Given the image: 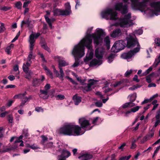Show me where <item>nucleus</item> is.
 <instances>
[{
	"label": "nucleus",
	"mask_w": 160,
	"mask_h": 160,
	"mask_svg": "<svg viewBox=\"0 0 160 160\" xmlns=\"http://www.w3.org/2000/svg\"><path fill=\"white\" fill-rule=\"evenodd\" d=\"M137 48H134L133 50H130L127 52L124 53L121 55V57L124 59H128L131 58L134 54L138 52Z\"/></svg>",
	"instance_id": "9d476101"
},
{
	"label": "nucleus",
	"mask_w": 160,
	"mask_h": 160,
	"mask_svg": "<svg viewBox=\"0 0 160 160\" xmlns=\"http://www.w3.org/2000/svg\"><path fill=\"white\" fill-rule=\"evenodd\" d=\"M126 144L124 142L122 143V144L121 145V146L118 147V149H121L122 151L124 148V147L126 146Z\"/></svg>",
	"instance_id": "774afa93"
},
{
	"label": "nucleus",
	"mask_w": 160,
	"mask_h": 160,
	"mask_svg": "<svg viewBox=\"0 0 160 160\" xmlns=\"http://www.w3.org/2000/svg\"><path fill=\"white\" fill-rule=\"evenodd\" d=\"M68 65V62L61 59V67H64Z\"/></svg>",
	"instance_id": "79ce46f5"
},
{
	"label": "nucleus",
	"mask_w": 160,
	"mask_h": 160,
	"mask_svg": "<svg viewBox=\"0 0 160 160\" xmlns=\"http://www.w3.org/2000/svg\"><path fill=\"white\" fill-rule=\"evenodd\" d=\"M42 138V143L43 144L44 142H46L47 140V138L44 135H42L41 136Z\"/></svg>",
	"instance_id": "8fccbe9b"
},
{
	"label": "nucleus",
	"mask_w": 160,
	"mask_h": 160,
	"mask_svg": "<svg viewBox=\"0 0 160 160\" xmlns=\"http://www.w3.org/2000/svg\"><path fill=\"white\" fill-rule=\"evenodd\" d=\"M45 79V77L43 75L41 76V80L38 79H35L34 80L33 82V84L34 85L36 86L38 84V83H41Z\"/></svg>",
	"instance_id": "a878e982"
},
{
	"label": "nucleus",
	"mask_w": 160,
	"mask_h": 160,
	"mask_svg": "<svg viewBox=\"0 0 160 160\" xmlns=\"http://www.w3.org/2000/svg\"><path fill=\"white\" fill-rule=\"evenodd\" d=\"M129 20H125L123 18H122L120 22L119 23V25L122 28H124L125 27L126 25L128 24Z\"/></svg>",
	"instance_id": "393cba45"
},
{
	"label": "nucleus",
	"mask_w": 160,
	"mask_h": 160,
	"mask_svg": "<svg viewBox=\"0 0 160 160\" xmlns=\"http://www.w3.org/2000/svg\"><path fill=\"white\" fill-rule=\"evenodd\" d=\"M8 120L9 123H12L13 122V118L12 116L9 115L8 116Z\"/></svg>",
	"instance_id": "49530a36"
},
{
	"label": "nucleus",
	"mask_w": 160,
	"mask_h": 160,
	"mask_svg": "<svg viewBox=\"0 0 160 160\" xmlns=\"http://www.w3.org/2000/svg\"><path fill=\"white\" fill-rule=\"evenodd\" d=\"M155 118L157 119H159L160 118V108L157 111Z\"/></svg>",
	"instance_id": "bf43d9fd"
},
{
	"label": "nucleus",
	"mask_w": 160,
	"mask_h": 160,
	"mask_svg": "<svg viewBox=\"0 0 160 160\" xmlns=\"http://www.w3.org/2000/svg\"><path fill=\"white\" fill-rule=\"evenodd\" d=\"M81 128L78 125L69 124L61 128V134L68 136H79L84 133Z\"/></svg>",
	"instance_id": "f03ea898"
},
{
	"label": "nucleus",
	"mask_w": 160,
	"mask_h": 160,
	"mask_svg": "<svg viewBox=\"0 0 160 160\" xmlns=\"http://www.w3.org/2000/svg\"><path fill=\"white\" fill-rule=\"evenodd\" d=\"M93 156L92 154H90L88 153L83 154L81 156L78 157L79 158H80L83 157V160H89L91 159L92 158Z\"/></svg>",
	"instance_id": "5701e85b"
},
{
	"label": "nucleus",
	"mask_w": 160,
	"mask_h": 160,
	"mask_svg": "<svg viewBox=\"0 0 160 160\" xmlns=\"http://www.w3.org/2000/svg\"><path fill=\"white\" fill-rule=\"evenodd\" d=\"M31 99H32V97L31 96H29L28 98L24 97L22 99V102L19 106V108H22L24 105L25 103Z\"/></svg>",
	"instance_id": "b1692460"
},
{
	"label": "nucleus",
	"mask_w": 160,
	"mask_h": 160,
	"mask_svg": "<svg viewBox=\"0 0 160 160\" xmlns=\"http://www.w3.org/2000/svg\"><path fill=\"white\" fill-rule=\"evenodd\" d=\"M146 82L148 83H150L151 82V78L149 76H147L146 77Z\"/></svg>",
	"instance_id": "338daca9"
},
{
	"label": "nucleus",
	"mask_w": 160,
	"mask_h": 160,
	"mask_svg": "<svg viewBox=\"0 0 160 160\" xmlns=\"http://www.w3.org/2000/svg\"><path fill=\"white\" fill-rule=\"evenodd\" d=\"M67 78H68L70 81L73 84L77 85L78 83L75 81L73 80L72 78H70L68 76L67 77Z\"/></svg>",
	"instance_id": "6e6d98bb"
},
{
	"label": "nucleus",
	"mask_w": 160,
	"mask_h": 160,
	"mask_svg": "<svg viewBox=\"0 0 160 160\" xmlns=\"http://www.w3.org/2000/svg\"><path fill=\"white\" fill-rule=\"evenodd\" d=\"M14 101L12 100H9L8 102L7 105L8 107L11 106L12 103L14 102Z\"/></svg>",
	"instance_id": "69168bd1"
},
{
	"label": "nucleus",
	"mask_w": 160,
	"mask_h": 160,
	"mask_svg": "<svg viewBox=\"0 0 160 160\" xmlns=\"http://www.w3.org/2000/svg\"><path fill=\"white\" fill-rule=\"evenodd\" d=\"M129 97H130V102H133L136 99V98L137 97V94L136 93H135L132 95H129L128 96V98Z\"/></svg>",
	"instance_id": "473e14b6"
},
{
	"label": "nucleus",
	"mask_w": 160,
	"mask_h": 160,
	"mask_svg": "<svg viewBox=\"0 0 160 160\" xmlns=\"http://www.w3.org/2000/svg\"><path fill=\"white\" fill-rule=\"evenodd\" d=\"M85 48L83 46H80L79 44L75 45L72 50V54L74 56L75 62L72 65L73 67H78L79 63V58L83 57L85 54Z\"/></svg>",
	"instance_id": "7ed1b4c3"
},
{
	"label": "nucleus",
	"mask_w": 160,
	"mask_h": 160,
	"mask_svg": "<svg viewBox=\"0 0 160 160\" xmlns=\"http://www.w3.org/2000/svg\"><path fill=\"white\" fill-rule=\"evenodd\" d=\"M34 37L33 35H31L30 37V40H29V42L30 43L29 48L30 51L28 57V61L27 62H28L30 64L31 63L30 62V60L32 58H34L35 57V56L32 55V50L34 46Z\"/></svg>",
	"instance_id": "1a4fd4ad"
},
{
	"label": "nucleus",
	"mask_w": 160,
	"mask_h": 160,
	"mask_svg": "<svg viewBox=\"0 0 160 160\" xmlns=\"http://www.w3.org/2000/svg\"><path fill=\"white\" fill-rule=\"evenodd\" d=\"M22 3L20 2H18L15 4V6L18 9H21L22 8Z\"/></svg>",
	"instance_id": "58836bf2"
},
{
	"label": "nucleus",
	"mask_w": 160,
	"mask_h": 160,
	"mask_svg": "<svg viewBox=\"0 0 160 160\" xmlns=\"http://www.w3.org/2000/svg\"><path fill=\"white\" fill-rule=\"evenodd\" d=\"M116 46V49L120 51L124 49L126 47V44L125 41L122 40H119L116 41L114 43V45Z\"/></svg>",
	"instance_id": "4468645a"
},
{
	"label": "nucleus",
	"mask_w": 160,
	"mask_h": 160,
	"mask_svg": "<svg viewBox=\"0 0 160 160\" xmlns=\"http://www.w3.org/2000/svg\"><path fill=\"white\" fill-rule=\"evenodd\" d=\"M30 63L27 62L26 64L24 63L22 68L23 71L25 72V78L28 79H31L32 72L31 70H29L28 67H30Z\"/></svg>",
	"instance_id": "9b49d317"
},
{
	"label": "nucleus",
	"mask_w": 160,
	"mask_h": 160,
	"mask_svg": "<svg viewBox=\"0 0 160 160\" xmlns=\"http://www.w3.org/2000/svg\"><path fill=\"white\" fill-rule=\"evenodd\" d=\"M92 28H88L87 32V35L82 39L81 40L78 44L80 46H83L84 48L86 47L88 50H91L92 49V38L93 39L95 47H98V45H102V37L105 35V32L102 29H98L96 30L97 33H94L91 34Z\"/></svg>",
	"instance_id": "f257e3e1"
},
{
	"label": "nucleus",
	"mask_w": 160,
	"mask_h": 160,
	"mask_svg": "<svg viewBox=\"0 0 160 160\" xmlns=\"http://www.w3.org/2000/svg\"><path fill=\"white\" fill-rule=\"evenodd\" d=\"M127 41L126 47L128 48H132L136 46V48L138 49L137 50L139 52L140 50V45L138 39L136 38L135 35H130L128 37L126 38Z\"/></svg>",
	"instance_id": "20e7f679"
},
{
	"label": "nucleus",
	"mask_w": 160,
	"mask_h": 160,
	"mask_svg": "<svg viewBox=\"0 0 160 160\" xmlns=\"http://www.w3.org/2000/svg\"><path fill=\"white\" fill-rule=\"evenodd\" d=\"M40 97L44 99H46L48 98L47 95L48 91L46 90H40Z\"/></svg>",
	"instance_id": "4be33fe9"
},
{
	"label": "nucleus",
	"mask_w": 160,
	"mask_h": 160,
	"mask_svg": "<svg viewBox=\"0 0 160 160\" xmlns=\"http://www.w3.org/2000/svg\"><path fill=\"white\" fill-rule=\"evenodd\" d=\"M43 67L47 75L49 76L51 78H52V74L50 70L46 66L44 65H43Z\"/></svg>",
	"instance_id": "c85d7f7f"
},
{
	"label": "nucleus",
	"mask_w": 160,
	"mask_h": 160,
	"mask_svg": "<svg viewBox=\"0 0 160 160\" xmlns=\"http://www.w3.org/2000/svg\"><path fill=\"white\" fill-rule=\"evenodd\" d=\"M115 10L121 11L122 14H125L128 12V6L127 4L123 5L122 2L117 3L115 6Z\"/></svg>",
	"instance_id": "423d86ee"
},
{
	"label": "nucleus",
	"mask_w": 160,
	"mask_h": 160,
	"mask_svg": "<svg viewBox=\"0 0 160 160\" xmlns=\"http://www.w3.org/2000/svg\"><path fill=\"white\" fill-rule=\"evenodd\" d=\"M104 41L108 47H109L110 44V40L108 36H107L105 37Z\"/></svg>",
	"instance_id": "4c0bfd02"
},
{
	"label": "nucleus",
	"mask_w": 160,
	"mask_h": 160,
	"mask_svg": "<svg viewBox=\"0 0 160 160\" xmlns=\"http://www.w3.org/2000/svg\"><path fill=\"white\" fill-rule=\"evenodd\" d=\"M103 55V51L102 48H97L95 51V55L98 59H102Z\"/></svg>",
	"instance_id": "dca6fc26"
},
{
	"label": "nucleus",
	"mask_w": 160,
	"mask_h": 160,
	"mask_svg": "<svg viewBox=\"0 0 160 160\" xmlns=\"http://www.w3.org/2000/svg\"><path fill=\"white\" fill-rule=\"evenodd\" d=\"M71 155L70 152L66 149H63L61 152V159L66 160V158H68Z\"/></svg>",
	"instance_id": "f3484780"
},
{
	"label": "nucleus",
	"mask_w": 160,
	"mask_h": 160,
	"mask_svg": "<svg viewBox=\"0 0 160 160\" xmlns=\"http://www.w3.org/2000/svg\"><path fill=\"white\" fill-rule=\"evenodd\" d=\"M131 18V14L130 13H128L127 15H125L124 16V18L125 20H128Z\"/></svg>",
	"instance_id": "5fc2aeb1"
},
{
	"label": "nucleus",
	"mask_w": 160,
	"mask_h": 160,
	"mask_svg": "<svg viewBox=\"0 0 160 160\" xmlns=\"http://www.w3.org/2000/svg\"><path fill=\"white\" fill-rule=\"evenodd\" d=\"M72 99L74 104L76 105H78L82 101L81 97L78 96L77 94H75L73 96Z\"/></svg>",
	"instance_id": "6ab92c4d"
},
{
	"label": "nucleus",
	"mask_w": 160,
	"mask_h": 160,
	"mask_svg": "<svg viewBox=\"0 0 160 160\" xmlns=\"http://www.w3.org/2000/svg\"><path fill=\"white\" fill-rule=\"evenodd\" d=\"M133 80L136 81L137 82H140V80L138 79V76L137 75H134V78L132 79Z\"/></svg>",
	"instance_id": "680f3d73"
},
{
	"label": "nucleus",
	"mask_w": 160,
	"mask_h": 160,
	"mask_svg": "<svg viewBox=\"0 0 160 160\" xmlns=\"http://www.w3.org/2000/svg\"><path fill=\"white\" fill-rule=\"evenodd\" d=\"M5 29L4 24L2 23L1 26L0 27V33L3 32L5 30Z\"/></svg>",
	"instance_id": "13d9d810"
},
{
	"label": "nucleus",
	"mask_w": 160,
	"mask_h": 160,
	"mask_svg": "<svg viewBox=\"0 0 160 160\" xmlns=\"http://www.w3.org/2000/svg\"><path fill=\"white\" fill-rule=\"evenodd\" d=\"M14 46V45L13 44H11L10 46L7 47L5 50V52L8 54H9L10 53V50L11 48H13Z\"/></svg>",
	"instance_id": "e433bc0d"
},
{
	"label": "nucleus",
	"mask_w": 160,
	"mask_h": 160,
	"mask_svg": "<svg viewBox=\"0 0 160 160\" xmlns=\"http://www.w3.org/2000/svg\"><path fill=\"white\" fill-rule=\"evenodd\" d=\"M150 5L152 8L154 9L156 11L160 12V1L152 2Z\"/></svg>",
	"instance_id": "a211bd4d"
},
{
	"label": "nucleus",
	"mask_w": 160,
	"mask_h": 160,
	"mask_svg": "<svg viewBox=\"0 0 160 160\" xmlns=\"http://www.w3.org/2000/svg\"><path fill=\"white\" fill-rule=\"evenodd\" d=\"M100 61L97 60L96 59H94L90 62L89 66L90 67L95 66L98 64Z\"/></svg>",
	"instance_id": "7c9ffc66"
},
{
	"label": "nucleus",
	"mask_w": 160,
	"mask_h": 160,
	"mask_svg": "<svg viewBox=\"0 0 160 160\" xmlns=\"http://www.w3.org/2000/svg\"><path fill=\"white\" fill-rule=\"evenodd\" d=\"M17 148V146L12 147L11 148H9L7 146H1V152H8L10 150L13 149H15Z\"/></svg>",
	"instance_id": "412c9836"
},
{
	"label": "nucleus",
	"mask_w": 160,
	"mask_h": 160,
	"mask_svg": "<svg viewBox=\"0 0 160 160\" xmlns=\"http://www.w3.org/2000/svg\"><path fill=\"white\" fill-rule=\"evenodd\" d=\"M11 8L8 6H4L1 8V9L4 11H7L10 9Z\"/></svg>",
	"instance_id": "4d7b16f0"
},
{
	"label": "nucleus",
	"mask_w": 160,
	"mask_h": 160,
	"mask_svg": "<svg viewBox=\"0 0 160 160\" xmlns=\"http://www.w3.org/2000/svg\"><path fill=\"white\" fill-rule=\"evenodd\" d=\"M141 108V107L139 106H137L131 108V111L132 112H135L138 111L139 108Z\"/></svg>",
	"instance_id": "c03bdc74"
},
{
	"label": "nucleus",
	"mask_w": 160,
	"mask_h": 160,
	"mask_svg": "<svg viewBox=\"0 0 160 160\" xmlns=\"http://www.w3.org/2000/svg\"><path fill=\"white\" fill-rule=\"evenodd\" d=\"M132 70H130L129 71H127L125 74V76L126 77H129L132 73Z\"/></svg>",
	"instance_id": "603ef678"
},
{
	"label": "nucleus",
	"mask_w": 160,
	"mask_h": 160,
	"mask_svg": "<svg viewBox=\"0 0 160 160\" xmlns=\"http://www.w3.org/2000/svg\"><path fill=\"white\" fill-rule=\"evenodd\" d=\"M129 103V102H127L123 104L122 106V107L123 108H128L130 107Z\"/></svg>",
	"instance_id": "052dcab7"
},
{
	"label": "nucleus",
	"mask_w": 160,
	"mask_h": 160,
	"mask_svg": "<svg viewBox=\"0 0 160 160\" xmlns=\"http://www.w3.org/2000/svg\"><path fill=\"white\" fill-rule=\"evenodd\" d=\"M111 51L112 52H119V51H118V50L116 49V46L115 45H114V44L112 47V48Z\"/></svg>",
	"instance_id": "09e8293b"
},
{
	"label": "nucleus",
	"mask_w": 160,
	"mask_h": 160,
	"mask_svg": "<svg viewBox=\"0 0 160 160\" xmlns=\"http://www.w3.org/2000/svg\"><path fill=\"white\" fill-rule=\"evenodd\" d=\"M52 68L54 70V72L55 73V74L56 75V76L57 77H59V73H58V72L57 70H56L55 69V67L54 66H52Z\"/></svg>",
	"instance_id": "0e129e2a"
},
{
	"label": "nucleus",
	"mask_w": 160,
	"mask_h": 160,
	"mask_svg": "<svg viewBox=\"0 0 160 160\" xmlns=\"http://www.w3.org/2000/svg\"><path fill=\"white\" fill-rule=\"evenodd\" d=\"M95 105L97 107H101L102 106V103L101 102H97L95 103Z\"/></svg>",
	"instance_id": "de8ad7c7"
},
{
	"label": "nucleus",
	"mask_w": 160,
	"mask_h": 160,
	"mask_svg": "<svg viewBox=\"0 0 160 160\" xmlns=\"http://www.w3.org/2000/svg\"><path fill=\"white\" fill-rule=\"evenodd\" d=\"M56 7L57 6L56 5H54L53 8V13L54 15L55 16H57L58 15H59L60 13V11L59 9L57 8H56Z\"/></svg>",
	"instance_id": "c9c22d12"
},
{
	"label": "nucleus",
	"mask_w": 160,
	"mask_h": 160,
	"mask_svg": "<svg viewBox=\"0 0 160 160\" xmlns=\"http://www.w3.org/2000/svg\"><path fill=\"white\" fill-rule=\"evenodd\" d=\"M35 110L37 112H42L43 111V109L41 107H37L35 108Z\"/></svg>",
	"instance_id": "a18cd8bd"
},
{
	"label": "nucleus",
	"mask_w": 160,
	"mask_h": 160,
	"mask_svg": "<svg viewBox=\"0 0 160 160\" xmlns=\"http://www.w3.org/2000/svg\"><path fill=\"white\" fill-rule=\"evenodd\" d=\"M45 18L46 22H47L49 26L51 28H52V22H54L55 20L54 18H51V19H49L48 17L47 16H45Z\"/></svg>",
	"instance_id": "c756f323"
},
{
	"label": "nucleus",
	"mask_w": 160,
	"mask_h": 160,
	"mask_svg": "<svg viewBox=\"0 0 160 160\" xmlns=\"http://www.w3.org/2000/svg\"><path fill=\"white\" fill-rule=\"evenodd\" d=\"M134 33L135 34L140 35L142 34L143 33V31L141 29H138L137 30H136L134 32Z\"/></svg>",
	"instance_id": "a19ab883"
},
{
	"label": "nucleus",
	"mask_w": 160,
	"mask_h": 160,
	"mask_svg": "<svg viewBox=\"0 0 160 160\" xmlns=\"http://www.w3.org/2000/svg\"><path fill=\"white\" fill-rule=\"evenodd\" d=\"M112 12V9L108 8L101 12V16L103 18L107 20L109 19V16Z\"/></svg>",
	"instance_id": "2eb2a0df"
},
{
	"label": "nucleus",
	"mask_w": 160,
	"mask_h": 160,
	"mask_svg": "<svg viewBox=\"0 0 160 160\" xmlns=\"http://www.w3.org/2000/svg\"><path fill=\"white\" fill-rule=\"evenodd\" d=\"M97 81L94 79H90L88 81L89 83L87 86L81 87V89L84 93L91 91L92 90V86L96 84Z\"/></svg>",
	"instance_id": "6e6552de"
},
{
	"label": "nucleus",
	"mask_w": 160,
	"mask_h": 160,
	"mask_svg": "<svg viewBox=\"0 0 160 160\" xmlns=\"http://www.w3.org/2000/svg\"><path fill=\"white\" fill-rule=\"evenodd\" d=\"M154 46L155 48H156L157 47H160V38H157L155 39L154 40Z\"/></svg>",
	"instance_id": "f704fd0d"
},
{
	"label": "nucleus",
	"mask_w": 160,
	"mask_h": 160,
	"mask_svg": "<svg viewBox=\"0 0 160 160\" xmlns=\"http://www.w3.org/2000/svg\"><path fill=\"white\" fill-rule=\"evenodd\" d=\"M71 11L68 10V9H65V10H61V16H67L69 15Z\"/></svg>",
	"instance_id": "2f4dec72"
},
{
	"label": "nucleus",
	"mask_w": 160,
	"mask_h": 160,
	"mask_svg": "<svg viewBox=\"0 0 160 160\" xmlns=\"http://www.w3.org/2000/svg\"><path fill=\"white\" fill-rule=\"evenodd\" d=\"M122 34V32L121 30L119 28H117L113 31L111 34V37L113 38H116L119 37Z\"/></svg>",
	"instance_id": "aec40b11"
},
{
	"label": "nucleus",
	"mask_w": 160,
	"mask_h": 160,
	"mask_svg": "<svg viewBox=\"0 0 160 160\" xmlns=\"http://www.w3.org/2000/svg\"><path fill=\"white\" fill-rule=\"evenodd\" d=\"M30 148L36 152L38 151V149L40 148L38 146L34 144L31 145Z\"/></svg>",
	"instance_id": "ea45409f"
},
{
	"label": "nucleus",
	"mask_w": 160,
	"mask_h": 160,
	"mask_svg": "<svg viewBox=\"0 0 160 160\" xmlns=\"http://www.w3.org/2000/svg\"><path fill=\"white\" fill-rule=\"evenodd\" d=\"M65 6L66 8L65 9H68V10L71 11V6L69 2H67L65 4Z\"/></svg>",
	"instance_id": "37998d69"
},
{
	"label": "nucleus",
	"mask_w": 160,
	"mask_h": 160,
	"mask_svg": "<svg viewBox=\"0 0 160 160\" xmlns=\"http://www.w3.org/2000/svg\"><path fill=\"white\" fill-rule=\"evenodd\" d=\"M151 105V104H148L146 107H144V111L142 113L140 112L139 113V115H141L142 114L144 113L146 110H147L149 108L150 106Z\"/></svg>",
	"instance_id": "864d4df0"
},
{
	"label": "nucleus",
	"mask_w": 160,
	"mask_h": 160,
	"mask_svg": "<svg viewBox=\"0 0 160 160\" xmlns=\"http://www.w3.org/2000/svg\"><path fill=\"white\" fill-rule=\"evenodd\" d=\"M93 52L91 51L88 55V56H87L84 59V61L85 62H87L91 60L93 57Z\"/></svg>",
	"instance_id": "cd10ccee"
},
{
	"label": "nucleus",
	"mask_w": 160,
	"mask_h": 160,
	"mask_svg": "<svg viewBox=\"0 0 160 160\" xmlns=\"http://www.w3.org/2000/svg\"><path fill=\"white\" fill-rule=\"evenodd\" d=\"M79 123L81 127H80L81 128V129L82 128L84 129H86L88 126L90 125L89 121L83 118L79 119Z\"/></svg>",
	"instance_id": "ddd939ff"
},
{
	"label": "nucleus",
	"mask_w": 160,
	"mask_h": 160,
	"mask_svg": "<svg viewBox=\"0 0 160 160\" xmlns=\"http://www.w3.org/2000/svg\"><path fill=\"white\" fill-rule=\"evenodd\" d=\"M117 16V13L116 12H113V10L112 9V12L110 15L109 19L111 20H116V17Z\"/></svg>",
	"instance_id": "bb28decb"
},
{
	"label": "nucleus",
	"mask_w": 160,
	"mask_h": 160,
	"mask_svg": "<svg viewBox=\"0 0 160 160\" xmlns=\"http://www.w3.org/2000/svg\"><path fill=\"white\" fill-rule=\"evenodd\" d=\"M160 63V55L158 58L155 59V61L152 65V66L155 68Z\"/></svg>",
	"instance_id": "72a5a7b5"
},
{
	"label": "nucleus",
	"mask_w": 160,
	"mask_h": 160,
	"mask_svg": "<svg viewBox=\"0 0 160 160\" xmlns=\"http://www.w3.org/2000/svg\"><path fill=\"white\" fill-rule=\"evenodd\" d=\"M158 94H156L149 98V102H151L155 98L158 97Z\"/></svg>",
	"instance_id": "e2e57ef3"
},
{
	"label": "nucleus",
	"mask_w": 160,
	"mask_h": 160,
	"mask_svg": "<svg viewBox=\"0 0 160 160\" xmlns=\"http://www.w3.org/2000/svg\"><path fill=\"white\" fill-rule=\"evenodd\" d=\"M131 2V7L134 10H139L142 12H145L147 7L146 4L144 2H139V0H130Z\"/></svg>",
	"instance_id": "39448f33"
},
{
	"label": "nucleus",
	"mask_w": 160,
	"mask_h": 160,
	"mask_svg": "<svg viewBox=\"0 0 160 160\" xmlns=\"http://www.w3.org/2000/svg\"><path fill=\"white\" fill-rule=\"evenodd\" d=\"M97 81L94 79H90L88 81L89 83L87 86L81 87V89L84 93L91 91L92 90V86L96 84Z\"/></svg>",
	"instance_id": "0eeeda50"
},
{
	"label": "nucleus",
	"mask_w": 160,
	"mask_h": 160,
	"mask_svg": "<svg viewBox=\"0 0 160 160\" xmlns=\"http://www.w3.org/2000/svg\"><path fill=\"white\" fill-rule=\"evenodd\" d=\"M23 137V136L22 135H20L18 138H17L15 137H12L11 138L10 141V142H12L13 141L14 139H16L14 143V145L15 146L14 147L17 146L18 148V143L19 142H21V143L19 145V146H23L24 145L23 142V141L22 140Z\"/></svg>",
	"instance_id": "f8f14e48"
},
{
	"label": "nucleus",
	"mask_w": 160,
	"mask_h": 160,
	"mask_svg": "<svg viewBox=\"0 0 160 160\" xmlns=\"http://www.w3.org/2000/svg\"><path fill=\"white\" fill-rule=\"evenodd\" d=\"M160 149V145L158 147L156 148V150H155V151L154 152V153H153V154L152 156V158H153L156 155V154L157 153L158 151Z\"/></svg>",
	"instance_id": "3c124183"
}]
</instances>
